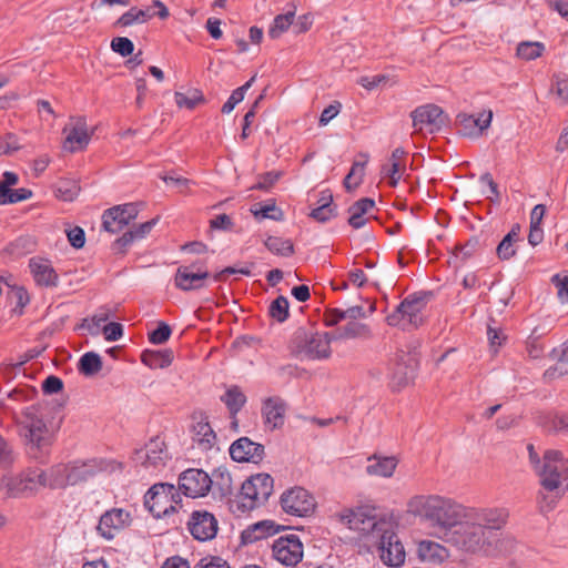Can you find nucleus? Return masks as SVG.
Instances as JSON below:
<instances>
[{
    "instance_id": "nucleus-44",
    "label": "nucleus",
    "mask_w": 568,
    "mask_h": 568,
    "mask_svg": "<svg viewBox=\"0 0 568 568\" xmlns=\"http://www.w3.org/2000/svg\"><path fill=\"white\" fill-rule=\"evenodd\" d=\"M414 365L398 362L395 365L392 379L396 387H403L414 377Z\"/></svg>"
},
{
    "instance_id": "nucleus-35",
    "label": "nucleus",
    "mask_w": 568,
    "mask_h": 568,
    "mask_svg": "<svg viewBox=\"0 0 568 568\" xmlns=\"http://www.w3.org/2000/svg\"><path fill=\"white\" fill-rule=\"evenodd\" d=\"M519 231V225H514L511 230L500 241L496 248V253L499 260L507 261L515 256V244L520 240Z\"/></svg>"
},
{
    "instance_id": "nucleus-61",
    "label": "nucleus",
    "mask_w": 568,
    "mask_h": 568,
    "mask_svg": "<svg viewBox=\"0 0 568 568\" xmlns=\"http://www.w3.org/2000/svg\"><path fill=\"white\" fill-rule=\"evenodd\" d=\"M234 226L232 219L227 214H219L210 221V227L219 231H231Z\"/></svg>"
},
{
    "instance_id": "nucleus-9",
    "label": "nucleus",
    "mask_w": 568,
    "mask_h": 568,
    "mask_svg": "<svg viewBox=\"0 0 568 568\" xmlns=\"http://www.w3.org/2000/svg\"><path fill=\"white\" fill-rule=\"evenodd\" d=\"M339 519L343 524L347 525L349 529L367 536L372 541L390 524L385 519L377 518L374 508L365 506L354 509H344L339 513Z\"/></svg>"
},
{
    "instance_id": "nucleus-57",
    "label": "nucleus",
    "mask_w": 568,
    "mask_h": 568,
    "mask_svg": "<svg viewBox=\"0 0 568 568\" xmlns=\"http://www.w3.org/2000/svg\"><path fill=\"white\" fill-rule=\"evenodd\" d=\"M400 170V162H390L383 165L382 173L388 176L390 185L395 186L402 178Z\"/></svg>"
},
{
    "instance_id": "nucleus-2",
    "label": "nucleus",
    "mask_w": 568,
    "mask_h": 568,
    "mask_svg": "<svg viewBox=\"0 0 568 568\" xmlns=\"http://www.w3.org/2000/svg\"><path fill=\"white\" fill-rule=\"evenodd\" d=\"M445 541L460 550L473 554L481 552L491 557L509 555L516 547V541L511 536L495 538L487 535V531L468 511V507L463 514L460 523L454 527Z\"/></svg>"
},
{
    "instance_id": "nucleus-18",
    "label": "nucleus",
    "mask_w": 568,
    "mask_h": 568,
    "mask_svg": "<svg viewBox=\"0 0 568 568\" xmlns=\"http://www.w3.org/2000/svg\"><path fill=\"white\" fill-rule=\"evenodd\" d=\"M63 133L65 134L63 149L71 153L83 151L92 136L87 119L83 116H71L69 123L63 128Z\"/></svg>"
},
{
    "instance_id": "nucleus-26",
    "label": "nucleus",
    "mask_w": 568,
    "mask_h": 568,
    "mask_svg": "<svg viewBox=\"0 0 568 568\" xmlns=\"http://www.w3.org/2000/svg\"><path fill=\"white\" fill-rule=\"evenodd\" d=\"M29 267L38 285L45 287L58 285V274L49 260L32 257L29 261Z\"/></svg>"
},
{
    "instance_id": "nucleus-41",
    "label": "nucleus",
    "mask_w": 568,
    "mask_h": 568,
    "mask_svg": "<svg viewBox=\"0 0 568 568\" xmlns=\"http://www.w3.org/2000/svg\"><path fill=\"white\" fill-rule=\"evenodd\" d=\"M264 245L271 253L278 256L288 257L294 254V245L288 239L267 236Z\"/></svg>"
},
{
    "instance_id": "nucleus-19",
    "label": "nucleus",
    "mask_w": 568,
    "mask_h": 568,
    "mask_svg": "<svg viewBox=\"0 0 568 568\" xmlns=\"http://www.w3.org/2000/svg\"><path fill=\"white\" fill-rule=\"evenodd\" d=\"M273 557L285 566H295L303 558V544L298 536H281L272 545Z\"/></svg>"
},
{
    "instance_id": "nucleus-11",
    "label": "nucleus",
    "mask_w": 568,
    "mask_h": 568,
    "mask_svg": "<svg viewBox=\"0 0 568 568\" xmlns=\"http://www.w3.org/2000/svg\"><path fill=\"white\" fill-rule=\"evenodd\" d=\"M180 501L179 491L174 485L169 483L154 484L144 496V506L155 518L175 513Z\"/></svg>"
},
{
    "instance_id": "nucleus-54",
    "label": "nucleus",
    "mask_w": 568,
    "mask_h": 568,
    "mask_svg": "<svg viewBox=\"0 0 568 568\" xmlns=\"http://www.w3.org/2000/svg\"><path fill=\"white\" fill-rule=\"evenodd\" d=\"M479 240L477 237L469 239L465 244L457 245L454 255L460 261L469 258L478 248Z\"/></svg>"
},
{
    "instance_id": "nucleus-3",
    "label": "nucleus",
    "mask_w": 568,
    "mask_h": 568,
    "mask_svg": "<svg viewBox=\"0 0 568 568\" xmlns=\"http://www.w3.org/2000/svg\"><path fill=\"white\" fill-rule=\"evenodd\" d=\"M17 422L21 426L29 455L33 459H42L53 443V432L44 423L40 407L38 405L24 407Z\"/></svg>"
},
{
    "instance_id": "nucleus-33",
    "label": "nucleus",
    "mask_w": 568,
    "mask_h": 568,
    "mask_svg": "<svg viewBox=\"0 0 568 568\" xmlns=\"http://www.w3.org/2000/svg\"><path fill=\"white\" fill-rule=\"evenodd\" d=\"M174 358V354L171 349H145L141 354V361L144 365L152 369L169 367Z\"/></svg>"
},
{
    "instance_id": "nucleus-15",
    "label": "nucleus",
    "mask_w": 568,
    "mask_h": 568,
    "mask_svg": "<svg viewBox=\"0 0 568 568\" xmlns=\"http://www.w3.org/2000/svg\"><path fill=\"white\" fill-rule=\"evenodd\" d=\"M480 526L487 531V535L495 538L508 536L501 532V528L506 525L509 511L506 508H468Z\"/></svg>"
},
{
    "instance_id": "nucleus-53",
    "label": "nucleus",
    "mask_w": 568,
    "mask_h": 568,
    "mask_svg": "<svg viewBox=\"0 0 568 568\" xmlns=\"http://www.w3.org/2000/svg\"><path fill=\"white\" fill-rule=\"evenodd\" d=\"M111 49L121 57H129L134 51V44L126 37H116L111 41Z\"/></svg>"
},
{
    "instance_id": "nucleus-48",
    "label": "nucleus",
    "mask_w": 568,
    "mask_h": 568,
    "mask_svg": "<svg viewBox=\"0 0 568 568\" xmlns=\"http://www.w3.org/2000/svg\"><path fill=\"white\" fill-rule=\"evenodd\" d=\"M366 162H354L349 173L344 179V186L346 190L351 191L357 187L364 176V169Z\"/></svg>"
},
{
    "instance_id": "nucleus-62",
    "label": "nucleus",
    "mask_w": 568,
    "mask_h": 568,
    "mask_svg": "<svg viewBox=\"0 0 568 568\" xmlns=\"http://www.w3.org/2000/svg\"><path fill=\"white\" fill-rule=\"evenodd\" d=\"M9 295L12 298H16V301H17V304H16L13 311L21 314L22 308L29 303V295H28L27 291L22 287H18L16 290H11L9 292Z\"/></svg>"
},
{
    "instance_id": "nucleus-55",
    "label": "nucleus",
    "mask_w": 568,
    "mask_h": 568,
    "mask_svg": "<svg viewBox=\"0 0 568 568\" xmlns=\"http://www.w3.org/2000/svg\"><path fill=\"white\" fill-rule=\"evenodd\" d=\"M551 283L557 287V296L559 301L562 304L568 303V276L555 274L551 277Z\"/></svg>"
},
{
    "instance_id": "nucleus-59",
    "label": "nucleus",
    "mask_w": 568,
    "mask_h": 568,
    "mask_svg": "<svg viewBox=\"0 0 568 568\" xmlns=\"http://www.w3.org/2000/svg\"><path fill=\"white\" fill-rule=\"evenodd\" d=\"M102 333L106 341L115 342L123 336V326L120 323L112 322L102 327Z\"/></svg>"
},
{
    "instance_id": "nucleus-10",
    "label": "nucleus",
    "mask_w": 568,
    "mask_h": 568,
    "mask_svg": "<svg viewBox=\"0 0 568 568\" xmlns=\"http://www.w3.org/2000/svg\"><path fill=\"white\" fill-rule=\"evenodd\" d=\"M539 468V483L548 491L559 490L568 481V458L559 450H546Z\"/></svg>"
},
{
    "instance_id": "nucleus-16",
    "label": "nucleus",
    "mask_w": 568,
    "mask_h": 568,
    "mask_svg": "<svg viewBox=\"0 0 568 568\" xmlns=\"http://www.w3.org/2000/svg\"><path fill=\"white\" fill-rule=\"evenodd\" d=\"M211 487H213V480L209 474L202 469L190 468L179 476V489L186 497H203L209 493Z\"/></svg>"
},
{
    "instance_id": "nucleus-45",
    "label": "nucleus",
    "mask_w": 568,
    "mask_h": 568,
    "mask_svg": "<svg viewBox=\"0 0 568 568\" xmlns=\"http://www.w3.org/2000/svg\"><path fill=\"white\" fill-rule=\"evenodd\" d=\"M255 75H253L248 81H246L243 85H241L240 88L235 89L232 94L230 95V98L227 99V101L223 104L222 106V113H225V114H229L231 113L234 108L243 101L244 97H245V93L246 91L252 87V84L254 83L255 81Z\"/></svg>"
},
{
    "instance_id": "nucleus-63",
    "label": "nucleus",
    "mask_w": 568,
    "mask_h": 568,
    "mask_svg": "<svg viewBox=\"0 0 568 568\" xmlns=\"http://www.w3.org/2000/svg\"><path fill=\"white\" fill-rule=\"evenodd\" d=\"M67 236H68V240H69L70 244L74 248L83 247V245L85 243V234H84V231L81 227L75 226L73 229H70L67 232Z\"/></svg>"
},
{
    "instance_id": "nucleus-22",
    "label": "nucleus",
    "mask_w": 568,
    "mask_h": 568,
    "mask_svg": "<svg viewBox=\"0 0 568 568\" xmlns=\"http://www.w3.org/2000/svg\"><path fill=\"white\" fill-rule=\"evenodd\" d=\"M138 213L139 209L135 203L115 205L104 211L102 226L106 232L119 233L138 216Z\"/></svg>"
},
{
    "instance_id": "nucleus-37",
    "label": "nucleus",
    "mask_w": 568,
    "mask_h": 568,
    "mask_svg": "<svg viewBox=\"0 0 568 568\" xmlns=\"http://www.w3.org/2000/svg\"><path fill=\"white\" fill-rule=\"evenodd\" d=\"M37 242L33 236L22 235L10 242L6 251L12 258H20L36 251Z\"/></svg>"
},
{
    "instance_id": "nucleus-29",
    "label": "nucleus",
    "mask_w": 568,
    "mask_h": 568,
    "mask_svg": "<svg viewBox=\"0 0 568 568\" xmlns=\"http://www.w3.org/2000/svg\"><path fill=\"white\" fill-rule=\"evenodd\" d=\"M373 332L368 324L349 321L344 326L333 332V338L338 339H369Z\"/></svg>"
},
{
    "instance_id": "nucleus-12",
    "label": "nucleus",
    "mask_w": 568,
    "mask_h": 568,
    "mask_svg": "<svg viewBox=\"0 0 568 568\" xmlns=\"http://www.w3.org/2000/svg\"><path fill=\"white\" fill-rule=\"evenodd\" d=\"M280 504L286 514L297 517L311 515L316 507L313 495L301 486H294L284 490L281 495Z\"/></svg>"
},
{
    "instance_id": "nucleus-32",
    "label": "nucleus",
    "mask_w": 568,
    "mask_h": 568,
    "mask_svg": "<svg viewBox=\"0 0 568 568\" xmlns=\"http://www.w3.org/2000/svg\"><path fill=\"white\" fill-rule=\"evenodd\" d=\"M374 200L369 197H363L356 201L348 209V224L355 230L363 227L367 222L365 214L368 213L374 207Z\"/></svg>"
},
{
    "instance_id": "nucleus-24",
    "label": "nucleus",
    "mask_w": 568,
    "mask_h": 568,
    "mask_svg": "<svg viewBox=\"0 0 568 568\" xmlns=\"http://www.w3.org/2000/svg\"><path fill=\"white\" fill-rule=\"evenodd\" d=\"M493 119V112L483 111L475 114L459 113L456 118V123L458 125V131L462 135L468 138H478L483 134L484 130H486Z\"/></svg>"
},
{
    "instance_id": "nucleus-23",
    "label": "nucleus",
    "mask_w": 568,
    "mask_h": 568,
    "mask_svg": "<svg viewBox=\"0 0 568 568\" xmlns=\"http://www.w3.org/2000/svg\"><path fill=\"white\" fill-rule=\"evenodd\" d=\"M230 456L237 463L258 464L264 458V446L251 440L248 437H241L230 446Z\"/></svg>"
},
{
    "instance_id": "nucleus-1",
    "label": "nucleus",
    "mask_w": 568,
    "mask_h": 568,
    "mask_svg": "<svg viewBox=\"0 0 568 568\" xmlns=\"http://www.w3.org/2000/svg\"><path fill=\"white\" fill-rule=\"evenodd\" d=\"M406 507L407 514L427 523L432 536L444 541L460 523L467 508L452 498L435 494L415 495L408 499Z\"/></svg>"
},
{
    "instance_id": "nucleus-40",
    "label": "nucleus",
    "mask_w": 568,
    "mask_h": 568,
    "mask_svg": "<svg viewBox=\"0 0 568 568\" xmlns=\"http://www.w3.org/2000/svg\"><path fill=\"white\" fill-rule=\"evenodd\" d=\"M213 486L219 490L221 497L233 498V479L225 468H217L213 473Z\"/></svg>"
},
{
    "instance_id": "nucleus-50",
    "label": "nucleus",
    "mask_w": 568,
    "mask_h": 568,
    "mask_svg": "<svg viewBox=\"0 0 568 568\" xmlns=\"http://www.w3.org/2000/svg\"><path fill=\"white\" fill-rule=\"evenodd\" d=\"M109 318L108 313H98L94 314L91 318H84L81 326L85 328L91 335H99L102 331V324L106 322Z\"/></svg>"
},
{
    "instance_id": "nucleus-36",
    "label": "nucleus",
    "mask_w": 568,
    "mask_h": 568,
    "mask_svg": "<svg viewBox=\"0 0 568 568\" xmlns=\"http://www.w3.org/2000/svg\"><path fill=\"white\" fill-rule=\"evenodd\" d=\"M221 400L227 407L231 418H234L245 405L246 396L239 386L232 385L221 396Z\"/></svg>"
},
{
    "instance_id": "nucleus-51",
    "label": "nucleus",
    "mask_w": 568,
    "mask_h": 568,
    "mask_svg": "<svg viewBox=\"0 0 568 568\" xmlns=\"http://www.w3.org/2000/svg\"><path fill=\"white\" fill-rule=\"evenodd\" d=\"M17 459L12 447L0 434V467L10 468Z\"/></svg>"
},
{
    "instance_id": "nucleus-20",
    "label": "nucleus",
    "mask_w": 568,
    "mask_h": 568,
    "mask_svg": "<svg viewBox=\"0 0 568 568\" xmlns=\"http://www.w3.org/2000/svg\"><path fill=\"white\" fill-rule=\"evenodd\" d=\"M133 460L146 469H160L169 460V453L164 442L160 437H154L144 448L134 452Z\"/></svg>"
},
{
    "instance_id": "nucleus-43",
    "label": "nucleus",
    "mask_w": 568,
    "mask_h": 568,
    "mask_svg": "<svg viewBox=\"0 0 568 568\" xmlns=\"http://www.w3.org/2000/svg\"><path fill=\"white\" fill-rule=\"evenodd\" d=\"M102 368V359L99 354L88 352L79 361V371L85 376H93Z\"/></svg>"
},
{
    "instance_id": "nucleus-64",
    "label": "nucleus",
    "mask_w": 568,
    "mask_h": 568,
    "mask_svg": "<svg viewBox=\"0 0 568 568\" xmlns=\"http://www.w3.org/2000/svg\"><path fill=\"white\" fill-rule=\"evenodd\" d=\"M551 91L557 95L560 100V104L568 103V81L565 79H557L552 84Z\"/></svg>"
},
{
    "instance_id": "nucleus-4",
    "label": "nucleus",
    "mask_w": 568,
    "mask_h": 568,
    "mask_svg": "<svg viewBox=\"0 0 568 568\" xmlns=\"http://www.w3.org/2000/svg\"><path fill=\"white\" fill-rule=\"evenodd\" d=\"M116 464L103 458L88 460H74L69 464H59L50 468V476L53 477L55 488L68 485L74 486L88 481L99 474L112 473Z\"/></svg>"
},
{
    "instance_id": "nucleus-30",
    "label": "nucleus",
    "mask_w": 568,
    "mask_h": 568,
    "mask_svg": "<svg viewBox=\"0 0 568 568\" xmlns=\"http://www.w3.org/2000/svg\"><path fill=\"white\" fill-rule=\"evenodd\" d=\"M417 556L422 561L442 562L448 557V550L433 540H422L417 545Z\"/></svg>"
},
{
    "instance_id": "nucleus-58",
    "label": "nucleus",
    "mask_w": 568,
    "mask_h": 568,
    "mask_svg": "<svg viewBox=\"0 0 568 568\" xmlns=\"http://www.w3.org/2000/svg\"><path fill=\"white\" fill-rule=\"evenodd\" d=\"M335 215V209L332 205H318L313 209L310 216L317 222L325 223Z\"/></svg>"
},
{
    "instance_id": "nucleus-47",
    "label": "nucleus",
    "mask_w": 568,
    "mask_h": 568,
    "mask_svg": "<svg viewBox=\"0 0 568 568\" xmlns=\"http://www.w3.org/2000/svg\"><path fill=\"white\" fill-rule=\"evenodd\" d=\"M545 47L540 42H521L517 47V55L524 60H535L542 54Z\"/></svg>"
},
{
    "instance_id": "nucleus-46",
    "label": "nucleus",
    "mask_w": 568,
    "mask_h": 568,
    "mask_svg": "<svg viewBox=\"0 0 568 568\" xmlns=\"http://www.w3.org/2000/svg\"><path fill=\"white\" fill-rule=\"evenodd\" d=\"M268 314L278 323L285 322L288 317V300L283 295L276 297L268 307Z\"/></svg>"
},
{
    "instance_id": "nucleus-49",
    "label": "nucleus",
    "mask_w": 568,
    "mask_h": 568,
    "mask_svg": "<svg viewBox=\"0 0 568 568\" xmlns=\"http://www.w3.org/2000/svg\"><path fill=\"white\" fill-rule=\"evenodd\" d=\"M258 205V209L252 211L256 219H270L273 221L282 220L283 212L275 205V202Z\"/></svg>"
},
{
    "instance_id": "nucleus-8",
    "label": "nucleus",
    "mask_w": 568,
    "mask_h": 568,
    "mask_svg": "<svg viewBox=\"0 0 568 568\" xmlns=\"http://www.w3.org/2000/svg\"><path fill=\"white\" fill-rule=\"evenodd\" d=\"M333 332H308L300 327L293 337L296 352L308 359H326L331 356Z\"/></svg>"
},
{
    "instance_id": "nucleus-52",
    "label": "nucleus",
    "mask_w": 568,
    "mask_h": 568,
    "mask_svg": "<svg viewBox=\"0 0 568 568\" xmlns=\"http://www.w3.org/2000/svg\"><path fill=\"white\" fill-rule=\"evenodd\" d=\"M171 334V327L166 323L160 322L158 327L149 333V341L154 345H161L170 338Z\"/></svg>"
},
{
    "instance_id": "nucleus-39",
    "label": "nucleus",
    "mask_w": 568,
    "mask_h": 568,
    "mask_svg": "<svg viewBox=\"0 0 568 568\" xmlns=\"http://www.w3.org/2000/svg\"><path fill=\"white\" fill-rule=\"evenodd\" d=\"M175 103L179 108L193 110L197 104L204 103L205 99L201 90L190 88L186 92L176 91L174 94Z\"/></svg>"
},
{
    "instance_id": "nucleus-13",
    "label": "nucleus",
    "mask_w": 568,
    "mask_h": 568,
    "mask_svg": "<svg viewBox=\"0 0 568 568\" xmlns=\"http://www.w3.org/2000/svg\"><path fill=\"white\" fill-rule=\"evenodd\" d=\"M373 542L379 549V557L387 566L398 567L405 561V550L392 525L378 534Z\"/></svg>"
},
{
    "instance_id": "nucleus-5",
    "label": "nucleus",
    "mask_w": 568,
    "mask_h": 568,
    "mask_svg": "<svg viewBox=\"0 0 568 568\" xmlns=\"http://www.w3.org/2000/svg\"><path fill=\"white\" fill-rule=\"evenodd\" d=\"M274 480L271 475L261 473L242 483L240 491L229 499L230 510L242 516L264 505L273 493Z\"/></svg>"
},
{
    "instance_id": "nucleus-14",
    "label": "nucleus",
    "mask_w": 568,
    "mask_h": 568,
    "mask_svg": "<svg viewBox=\"0 0 568 568\" xmlns=\"http://www.w3.org/2000/svg\"><path fill=\"white\" fill-rule=\"evenodd\" d=\"M410 116L416 132L435 133L440 131L447 122L442 108L432 103L416 108Z\"/></svg>"
},
{
    "instance_id": "nucleus-21",
    "label": "nucleus",
    "mask_w": 568,
    "mask_h": 568,
    "mask_svg": "<svg viewBox=\"0 0 568 568\" xmlns=\"http://www.w3.org/2000/svg\"><path fill=\"white\" fill-rule=\"evenodd\" d=\"M131 515L123 508H112L101 515L97 526L98 534L105 540H112L121 530L129 527Z\"/></svg>"
},
{
    "instance_id": "nucleus-38",
    "label": "nucleus",
    "mask_w": 568,
    "mask_h": 568,
    "mask_svg": "<svg viewBox=\"0 0 568 568\" xmlns=\"http://www.w3.org/2000/svg\"><path fill=\"white\" fill-rule=\"evenodd\" d=\"M155 16L154 11H151V8L139 9L136 7H132L129 11L124 12L115 22V26L119 27H130L135 23L141 24L145 23L150 19Z\"/></svg>"
},
{
    "instance_id": "nucleus-7",
    "label": "nucleus",
    "mask_w": 568,
    "mask_h": 568,
    "mask_svg": "<svg viewBox=\"0 0 568 568\" xmlns=\"http://www.w3.org/2000/svg\"><path fill=\"white\" fill-rule=\"evenodd\" d=\"M0 486L7 489L10 498H23L36 494L44 487L55 488L53 477L41 468H28L18 475H6L0 480Z\"/></svg>"
},
{
    "instance_id": "nucleus-34",
    "label": "nucleus",
    "mask_w": 568,
    "mask_h": 568,
    "mask_svg": "<svg viewBox=\"0 0 568 568\" xmlns=\"http://www.w3.org/2000/svg\"><path fill=\"white\" fill-rule=\"evenodd\" d=\"M366 473L371 476L390 477L397 466L394 457H368Z\"/></svg>"
},
{
    "instance_id": "nucleus-27",
    "label": "nucleus",
    "mask_w": 568,
    "mask_h": 568,
    "mask_svg": "<svg viewBox=\"0 0 568 568\" xmlns=\"http://www.w3.org/2000/svg\"><path fill=\"white\" fill-rule=\"evenodd\" d=\"M285 410L286 405L280 397L265 399L262 407L265 425L272 429L281 427L284 424Z\"/></svg>"
},
{
    "instance_id": "nucleus-31",
    "label": "nucleus",
    "mask_w": 568,
    "mask_h": 568,
    "mask_svg": "<svg viewBox=\"0 0 568 568\" xmlns=\"http://www.w3.org/2000/svg\"><path fill=\"white\" fill-rule=\"evenodd\" d=\"M193 442L203 450H210L216 442V435L207 420H200L193 425Z\"/></svg>"
},
{
    "instance_id": "nucleus-17",
    "label": "nucleus",
    "mask_w": 568,
    "mask_h": 568,
    "mask_svg": "<svg viewBox=\"0 0 568 568\" xmlns=\"http://www.w3.org/2000/svg\"><path fill=\"white\" fill-rule=\"evenodd\" d=\"M186 526L191 536L199 541L212 540L219 531L216 517L204 509L192 511Z\"/></svg>"
},
{
    "instance_id": "nucleus-25",
    "label": "nucleus",
    "mask_w": 568,
    "mask_h": 568,
    "mask_svg": "<svg viewBox=\"0 0 568 568\" xmlns=\"http://www.w3.org/2000/svg\"><path fill=\"white\" fill-rule=\"evenodd\" d=\"M210 277L206 268L194 271L193 266H180L174 277V284L182 291H194L205 287V281Z\"/></svg>"
},
{
    "instance_id": "nucleus-28",
    "label": "nucleus",
    "mask_w": 568,
    "mask_h": 568,
    "mask_svg": "<svg viewBox=\"0 0 568 568\" xmlns=\"http://www.w3.org/2000/svg\"><path fill=\"white\" fill-rule=\"evenodd\" d=\"M277 530L278 528L275 526L274 521L262 520L250 525L244 529L241 534V540L244 545L253 544L257 540L275 535Z\"/></svg>"
},
{
    "instance_id": "nucleus-60",
    "label": "nucleus",
    "mask_w": 568,
    "mask_h": 568,
    "mask_svg": "<svg viewBox=\"0 0 568 568\" xmlns=\"http://www.w3.org/2000/svg\"><path fill=\"white\" fill-rule=\"evenodd\" d=\"M63 388V382L60 377L50 375L42 383V390L44 394H57Z\"/></svg>"
},
{
    "instance_id": "nucleus-6",
    "label": "nucleus",
    "mask_w": 568,
    "mask_h": 568,
    "mask_svg": "<svg viewBox=\"0 0 568 568\" xmlns=\"http://www.w3.org/2000/svg\"><path fill=\"white\" fill-rule=\"evenodd\" d=\"M432 296V292L425 291L409 294L387 315L386 323L402 331L418 328L424 323L423 312Z\"/></svg>"
},
{
    "instance_id": "nucleus-42",
    "label": "nucleus",
    "mask_w": 568,
    "mask_h": 568,
    "mask_svg": "<svg viewBox=\"0 0 568 568\" xmlns=\"http://www.w3.org/2000/svg\"><path fill=\"white\" fill-rule=\"evenodd\" d=\"M295 10H290L286 13L277 14L268 29V36L272 39L280 38L290 27H292Z\"/></svg>"
},
{
    "instance_id": "nucleus-56",
    "label": "nucleus",
    "mask_w": 568,
    "mask_h": 568,
    "mask_svg": "<svg viewBox=\"0 0 568 568\" xmlns=\"http://www.w3.org/2000/svg\"><path fill=\"white\" fill-rule=\"evenodd\" d=\"M194 568H231L229 562L219 556H205L201 558Z\"/></svg>"
}]
</instances>
